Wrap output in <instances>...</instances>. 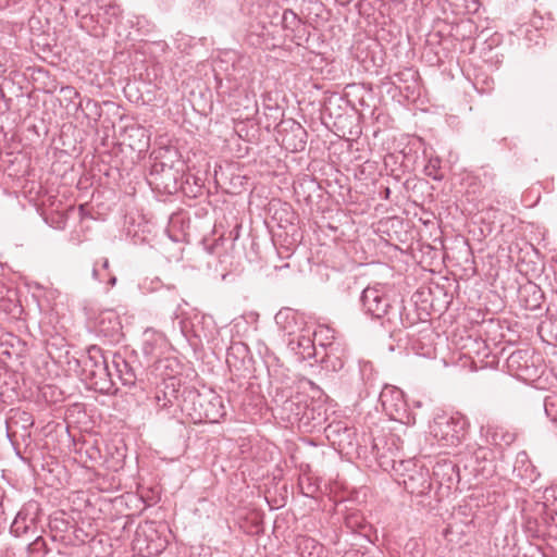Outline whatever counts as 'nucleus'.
Segmentation results:
<instances>
[{"label":"nucleus","mask_w":557,"mask_h":557,"mask_svg":"<svg viewBox=\"0 0 557 557\" xmlns=\"http://www.w3.org/2000/svg\"><path fill=\"white\" fill-rule=\"evenodd\" d=\"M383 442H373V453L385 468L391 467L396 475L399 476L398 483L403 484L405 490L412 495H424L431 488V476L429 469L418 465L413 459H394L387 460L385 451H381L379 444Z\"/></svg>","instance_id":"1"},{"label":"nucleus","mask_w":557,"mask_h":557,"mask_svg":"<svg viewBox=\"0 0 557 557\" xmlns=\"http://www.w3.org/2000/svg\"><path fill=\"white\" fill-rule=\"evenodd\" d=\"M391 289L384 284H373L366 287L360 295V304L363 312L374 320H379L381 325L386 324L397 326L400 324L398 320V308L395 302L398 299L391 298Z\"/></svg>","instance_id":"2"},{"label":"nucleus","mask_w":557,"mask_h":557,"mask_svg":"<svg viewBox=\"0 0 557 557\" xmlns=\"http://www.w3.org/2000/svg\"><path fill=\"white\" fill-rule=\"evenodd\" d=\"M83 372L90 387L101 394H111L114 383L109 371L108 356L96 345L87 348L83 360Z\"/></svg>","instance_id":"3"},{"label":"nucleus","mask_w":557,"mask_h":557,"mask_svg":"<svg viewBox=\"0 0 557 557\" xmlns=\"http://www.w3.org/2000/svg\"><path fill=\"white\" fill-rule=\"evenodd\" d=\"M183 409L193 410L189 414L195 420L210 423L219 422L226 414L223 398L213 392L200 394L196 389L188 391L187 397L184 398Z\"/></svg>","instance_id":"4"},{"label":"nucleus","mask_w":557,"mask_h":557,"mask_svg":"<svg viewBox=\"0 0 557 557\" xmlns=\"http://www.w3.org/2000/svg\"><path fill=\"white\" fill-rule=\"evenodd\" d=\"M468 421L463 416L438 417L431 426V433L444 447L459 445L467 435Z\"/></svg>","instance_id":"5"},{"label":"nucleus","mask_w":557,"mask_h":557,"mask_svg":"<svg viewBox=\"0 0 557 557\" xmlns=\"http://www.w3.org/2000/svg\"><path fill=\"white\" fill-rule=\"evenodd\" d=\"M40 505L37 502H28L17 512L13 520L10 532L16 536L35 537L41 534L42 530L38 527L40 516Z\"/></svg>","instance_id":"6"},{"label":"nucleus","mask_w":557,"mask_h":557,"mask_svg":"<svg viewBox=\"0 0 557 557\" xmlns=\"http://www.w3.org/2000/svg\"><path fill=\"white\" fill-rule=\"evenodd\" d=\"M383 411L395 421L405 422L409 419L408 406L400 388L385 385L379 396Z\"/></svg>","instance_id":"7"},{"label":"nucleus","mask_w":557,"mask_h":557,"mask_svg":"<svg viewBox=\"0 0 557 557\" xmlns=\"http://www.w3.org/2000/svg\"><path fill=\"white\" fill-rule=\"evenodd\" d=\"M324 433L326 438L339 451L349 454L358 446L356 429L348 426L342 421H334L327 424L324 428Z\"/></svg>","instance_id":"8"},{"label":"nucleus","mask_w":557,"mask_h":557,"mask_svg":"<svg viewBox=\"0 0 557 557\" xmlns=\"http://www.w3.org/2000/svg\"><path fill=\"white\" fill-rule=\"evenodd\" d=\"M274 403L276 405V412L282 420L289 423H299L302 412L306 410L308 399L306 395L296 393L289 396L276 395Z\"/></svg>","instance_id":"9"},{"label":"nucleus","mask_w":557,"mask_h":557,"mask_svg":"<svg viewBox=\"0 0 557 557\" xmlns=\"http://www.w3.org/2000/svg\"><path fill=\"white\" fill-rule=\"evenodd\" d=\"M277 133L281 136L282 145L290 151H301L307 144V131L294 119L280 122Z\"/></svg>","instance_id":"10"},{"label":"nucleus","mask_w":557,"mask_h":557,"mask_svg":"<svg viewBox=\"0 0 557 557\" xmlns=\"http://www.w3.org/2000/svg\"><path fill=\"white\" fill-rule=\"evenodd\" d=\"M95 330L109 343H119L124 337L120 317L114 310L101 311L96 318Z\"/></svg>","instance_id":"11"},{"label":"nucleus","mask_w":557,"mask_h":557,"mask_svg":"<svg viewBox=\"0 0 557 557\" xmlns=\"http://www.w3.org/2000/svg\"><path fill=\"white\" fill-rule=\"evenodd\" d=\"M112 366L114 367L119 379L125 386L133 387L139 375L143 374V364L135 358H125L121 354H112Z\"/></svg>","instance_id":"12"},{"label":"nucleus","mask_w":557,"mask_h":557,"mask_svg":"<svg viewBox=\"0 0 557 557\" xmlns=\"http://www.w3.org/2000/svg\"><path fill=\"white\" fill-rule=\"evenodd\" d=\"M249 347L243 342H232L226 351V363L231 371L239 374L249 371L251 364Z\"/></svg>","instance_id":"13"},{"label":"nucleus","mask_w":557,"mask_h":557,"mask_svg":"<svg viewBox=\"0 0 557 557\" xmlns=\"http://www.w3.org/2000/svg\"><path fill=\"white\" fill-rule=\"evenodd\" d=\"M150 174L154 177V183L158 186H162L169 193H171V188L176 189V175L172 166L164 163H156L152 165Z\"/></svg>","instance_id":"14"},{"label":"nucleus","mask_w":557,"mask_h":557,"mask_svg":"<svg viewBox=\"0 0 557 557\" xmlns=\"http://www.w3.org/2000/svg\"><path fill=\"white\" fill-rule=\"evenodd\" d=\"M270 25L263 14H259L253 21L249 23L247 28V36L249 39L256 38L253 45H260L268 38H273V33L270 30Z\"/></svg>","instance_id":"15"},{"label":"nucleus","mask_w":557,"mask_h":557,"mask_svg":"<svg viewBox=\"0 0 557 557\" xmlns=\"http://www.w3.org/2000/svg\"><path fill=\"white\" fill-rule=\"evenodd\" d=\"M326 421V410L320 404H308L306 405V410H304L301 420L299 423L311 428H320Z\"/></svg>","instance_id":"16"},{"label":"nucleus","mask_w":557,"mask_h":557,"mask_svg":"<svg viewBox=\"0 0 557 557\" xmlns=\"http://www.w3.org/2000/svg\"><path fill=\"white\" fill-rule=\"evenodd\" d=\"M535 469L525 451H519L513 463V474L524 481L532 482L535 478Z\"/></svg>","instance_id":"17"},{"label":"nucleus","mask_w":557,"mask_h":557,"mask_svg":"<svg viewBox=\"0 0 557 557\" xmlns=\"http://www.w3.org/2000/svg\"><path fill=\"white\" fill-rule=\"evenodd\" d=\"M433 474L441 479V484L447 483L448 487H450L455 480L459 481L457 467L451 461L437 462L433 468Z\"/></svg>","instance_id":"18"},{"label":"nucleus","mask_w":557,"mask_h":557,"mask_svg":"<svg viewBox=\"0 0 557 557\" xmlns=\"http://www.w3.org/2000/svg\"><path fill=\"white\" fill-rule=\"evenodd\" d=\"M290 348L302 359H310L315 356V346L310 336L299 335L289 342Z\"/></svg>","instance_id":"19"},{"label":"nucleus","mask_w":557,"mask_h":557,"mask_svg":"<svg viewBox=\"0 0 557 557\" xmlns=\"http://www.w3.org/2000/svg\"><path fill=\"white\" fill-rule=\"evenodd\" d=\"M529 351L518 349L512 351L507 358V367L510 371L520 375L523 370L528 369Z\"/></svg>","instance_id":"20"},{"label":"nucleus","mask_w":557,"mask_h":557,"mask_svg":"<svg viewBox=\"0 0 557 557\" xmlns=\"http://www.w3.org/2000/svg\"><path fill=\"white\" fill-rule=\"evenodd\" d=\"M396 308H398V320H400V324L397 326H393L392 324H386L385 329H387L391 332L400 331L401 329H407L416 324L417 319L414 315L406 312V307L404 305L403 299H398L397 302H395Z\"/></svg>","instance_id":"21"},{"label":"nucleus","mask_w":557,"mask_h":557,"mask_svg":"<svg viewBox=\"0 0 557 557\" xmlns=\"http://www.w3.org/2000/svg\"><path fill=\"white\" fill-rule=\"evenodd\" d=\"M25 552L26 557H46L49 554L50 548L46 539L39 534L27 543Z\"/></svg>","instance_id":"22"},{"label":"nucleus","mask_w":557,"mask_h":557,"mask_svg":"<svg viewBox=\"0 0 557 557\" xmlns=\"http://www.w3.org/2000/svg\"><path fill=\"white\" fill-rule=\"evenodd\" d=\"M337 348L335 347L334 343H330L327 345V350L325 352V356L323 357L324 367L327 370L337 372L341 371L345 366V360L341 356H336L334 351Z\"/></svg>","instance_id":"23"},{"label":"nucleus","mask_w":557,"mask_h":557,"mask_svg":"<svg viewBox=\"0 0 557 557\" xmlns=\"http://www.w3.org/2000/svg\"><path fill=\"white\" fill-rule=\"evenodd\" d=\"M300 25V17L292 9H285L283 11L281 17V26L284 30H288L295 35Z\"/></svg>","instance_id":"24"},{"label":"nucleus","mask_w":557,"mask_h":557,"mask_svg":"<svg viewBox=\"0 0 557 557\" xmlns=\"http://www.w3.org/2000/svg\"><path fill=\"white\" fill-rule=\"evenodd\" d=\"M176 398V391L174 388H172L170 393L158 389L154 395L156 404L161 409L171 407L173 405V400Z\"/></svg>","instance_id":"25"},{"label":"nucleus","mask_w":557,"mask_h":557,"mask_svg":"<svg viewBox=\"0 0 557 557\" xmlns=\"http://www.w3.org/2000/svg\"><path fill=\"white\" fill-rule=\"evenodd\" d=\"M78 107L86 111L87 115L88 116H92L95 119H99L101 117V108H100V104L94 100V99H90V98H86L84 100H81L79 103H78Z\"/></svg>","instance_id":"26"},{"label":"nucleus","mask_w":557,"mask_h":557,"mask_svg":"<svg viewBox=\"0 0 557 557\" xmlns=\"http://www.w3.org/2000/svg\"><path fill=\"white\" fill-rule=\"evenodd\" d=\"M263 16L269 22V25L271 27H276L281 25V17L282 14L280 12V8L275 4H269L263 9L262 12Z\"/></svg>","instance_id":"27"},{"label":"nucleus","mask_w":557,"mask_h":557,"mask_svg":"<svg viewBox=\"0 0 557 557\" xmlns=\"http://www.w3.org/2000/svg\"><path fill=\"white\" fill-rule=\"evenodd\" d=\"M424 174L435 181H442L444 175L441 171V160L438 158L430 159L423 170Z\"/></svg>","instance_id":"28"},{"label":"nucleus","mask_w":557,"mask_h":557,"mask_svg":"<svg viewBox=\"0 0 557 557\" xmlns=\"http://www.w3.org/2000/svg\"><path fill=\"white\" fill-rule=\"evenodd\" d=\"M283 115V112L281 111V108L278 106H267L265 107V116L267 119H272V122L267 125V127H278L280 122L283 121L281 117Z\"/></svg>","instance_id":"29"},{"label":"nucleus","mask_w":557,"mask_h":557,"mask_svg":"<svg viewBox=\"0 0 557 557\" xmlns=\"http://www.w3.org/2000/svg\"><path fill=\"white\" fill-rule=\"evenodd\" d=\"M158 347L156 343L151 341H145L141 346V351L145 358L147 359L146 364L149 366L150 361L158 358Z\"/></svg>","instance_id":"30"},{"label":"nucleus","mask_w":557,"mask_h":557,"mask_svg":"<svg viewBox=\"0 0 557 557\" xmlns=\"http://www.w3.org/2000/svg\"><path fill=\"white\" fill-rule=\"evenodd\" d=\"M545 413L556 424L557 428V398L547 397L544 400Z\"/></svg>","instance_id":"31"},{"label":"nucleus","mask_w":557,"mask_h":557,"mask_svg":"<svg viewBox=\"0 0 557 557\" xmlns=\"http://www.w3.org/2000/svg\"><path fill=\"white\" fill-rule=\"evenodd\" d=\"M224 236L220 235L219 238H214L212 240L208 238L202 239V245L205 250H207L209 253H215L218 252V248L223 244Z\"/></svg>","instance_id":"32"},{"label":"nucleus","mask_w":557,"mask_h":557,"mask_svg":"<svg viewBox=\"0 0 557 557\" xmlns=\"http://www.w3.org/2000/svg\"><path fill=\"white\" fill-rule=\"evenodd\" d=\"M60 94L69 103H74L76 99L81 98L79 92L73 86L61 87Z\"/></svg>","instance_id":"33"},{"label":"nucleus","mask_w":557,"mask_h":557,"mask_svg":"<svg viewBox=\"0 0 557 557\" xmlns=\"http://www.w3.org/2000/svg\"><path fill=\"white\" fill-rule=\"evenodd\" d=\"M380 440H382V441H383V442H381V443L379 444L380 449H381V451H385V453H386V455L388 456V457H387V460H391L392 458L396 459V458H395V456H396L395 451H397V448H394V449H393L391 446H388V447L385 449V446H387V445H388V442H387L384 437H377V438H376V441H380ZM374 441H375V438H372L371 453H372V455L375 457V455H374V453H373V442H374Z\"/></svg>","instance_id":"34"},{"label":"nucleus","mask_w":557,"mask_h":557,"mask_svg":"<svg viewBox=\"0 0 557 557\" xmlns=\"http://www.w3.org/2000/svg\"><path fill=\"white\" fill-rule=\"evenodd\" d=\"M299 486H300V490H301V493L305 495V496H308V497H312L314 495V493L317 492L318 487L317 485L308 482L306 485L304 484V480H300L299 481Z\"/></svg>","instance_id":"35"},{"label":"nucleus","mask_w":557,"mask_h":557,"mask_svg":"<svg viewBox=\"0 0 557 557\" xmlns=\"http://www.w3.org/2000/svg\"><path fill=\"white\" fill-rule=\"evenodd\" d=\"M345 524L347 528L355 530V528L360 527L361 522L359 520V516L356 513L349 515L345 519Z\"/></svg>","instance_id":"36"},{"label":"nucleus","mask_w":557,"mask_h":557,"mask_svg":"<svg viewBox=\"0 0 557 557\" xmlns=\"http://www.w3.org/2000/svg\"><path fill=\"white\" fill-rule=\"evenodd\" d=\"M550 519V525L548 530V535L550 537L557 539V515H552L549 517Z\"/></svg>","instance_id":"37"},{"label":"nucleus","mask_w":557,"mask_h":557,"mask_svg":"<svg viewBox=\"0 0 557 557\" xmlns=\"http://www.w3.org/2000/svg\"><path fill=\"white\" fill-rule=\"evenodd\" d=\"M67 523L63 519L53 518L50 521L51 529L64 530Z\"/></svg>","instance_id":"38"},{"label":"nucleus","mask_w":557,"mask_h":557,"mask_svg":"<svg viewBox=\"0 0 557 557\" xmlns=\"http://www.w3.org/2000/svg\"><path fill=\"white\" fill-rule=\"evenodd\" d=\"M91 275H92V277L95 280H97L99 282H103L104 281V275L102 274L101 270L98 269V262H96L94 264Z\"/></svg>","instance_id":"39"},{"label":"nucleus","mask_w":557,"mask_h":557,"mask_svg":"<svg viewBox=\"0 0 557 557\" xmlns=\"http://www.w3.org/2000/svg\"><path fill=\"white\" fill-rule=\"evenodd\" d=\"M515 434L510 432H504L502 434V441L505 442L506 445H510L515 441Z\"/></svg>","instance_id":"40"},{"label":"nucleus","mask_w":557,"mask_h":557,"mask_svg":"<svg viewBox=\"0 0 557 557\" xmlns=\"http://www.w3.org/2000/svg\"><path fill=\"white\" fill-rule=\"evenodd\" d=\"M98 264L101 265V270L107 272L108 273H111L110 272V262H109V259L108 258H101L99 261H97Z\"/></svg>","instance_id":"41"},{"label":"nucleus","mask_w":557,"mask_h":557,"mask_svg":"<svg viewBox=\"0 0 557 557\" xmlns=\"http://www.w3.org/2000/svg\"><path fill=\"white\" fill-rule=\"evenodd\" d=\"M486 449L483 447H479L474 453V458L478 461L479 459H486Z\"/></svg>","instance_id":"42"},{"label":"nucleus","mask_w":557,"mask_h":557,"mask_svg":"<svg viewBox=\"0 0 557 557\" xmlns=\"http://www.w3.org/2000/svg\"><path fill=\"white\" fill-rule=\"evenodd\" d=\"M532 288H533L534 300L535 301L541 300L543 298V294H542L541 289L537 288L536 285H533Z\"/></svg>","instance_id":"43"},{"label":"nucleus","mask_w":557,"mask_h":557,"mask_svg":"<svg viewBox=\"0 0 557 557\" xmlns=\"http://www.w3.org/2000/svg\"><path fill=\"white\" fill-rule=\"evenodd\" d=\"M107 276H108L107 284H108L110 287L115 286L116 281H117L116 276H115L113 273H108V274H107Z\"/></svg>","instance_id":"44"},{"label":"nucleus","mask_w":557,"mask_h":557,"mask_svg":"<svg viewBox=\"0 0 557 557\" xmlns=\"http://www.w3.org/2000/svg\"><path fill=\"white\" fill-rule=\"evenodd\" d=\"M238 228H239V226H238V225H236V226H235V228H234V230H232V231L230 232V237H228V238H230L231 240H233V242H234V240H236V239L238 238V236H239V231H238Z\"/></svg>","instance_id":"45"},{"label":"nucleus","mask_w":557,"mask_h":557,"mask_svg":"<svg viewBox=\"0 0 557 557\" xmlns=\"http://www.w3.org/2000/svg\"><path fill=\"white\" fill-rule=\"evenodd\" d=\"M288 268H289V264H288V263H285V264H283L282 267H280V270H282V269H283V270H286V269H288ZM275 269L277 270V269H278V267H275Z\"/></svg>","instance_id":"46"},{"label":"nucleus","mask_w":557,"mask_h":557,"mask_svg":"<svg viewBox=\"0 0 557 557\" xmlns=\"http://www.w3.org/2000/svg\"><path fill=\"white\" fill-rule=\"evenodd\" d=\"M136 132L140 133L141 135H144L145 129H144L143 127H137V128H136Z\"/></svg>","instance_id":"47"},{"label":"nucleus","mask_w":557,"mask_h":557,"mask_svg":"<svg viewBox=\"0 0 557 557\" xmlns=\"http://www.w3.org/2000/svg\"><path fill=\"white\" fill-rule=\"evenodd\" d=\"M389 193H391V190H389V188L387 187V188L385 189V198H388Z\"/></svg>","instance_id":"48"},{"label":"nucleus","mask_w":557,"mask_h":557,"mask_svg":"<svg viewBox=\"0 0 557 557\" xmlns=\"http://www.w3.org/2000/svg\"><path fill=\"white\" fill-rule=\"evenodd\" d=\"M498 435H499V434H498V432H495V433L493 434V440H494L495 442L497 441Z\"/></svg>","instance_id":"49"},{"label":"nucleus","mask_w":557,"mask_h":557,"mask_svg":"<svg viewBox=\"0 0 557 557\" xmlns=\"http://www.w3.org/2000/svg\"><path fill=\"white\" fill-rule=\"evenodd\" d=\"M391 445H392V446H395V440H394V437H392V438H391Z\"/></svg>","instance_id":"50"}]
</instances>
